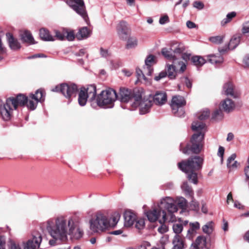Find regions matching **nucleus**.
Returning a JSON list of instances; mask_svg holds the SVG:
<instances>
[{"mask_svg": "<svg viewBox=\"0 0 249 249\" xmlns=\"http://www.w3.org/2000/svg\"><path fill=\"white\" fill-rule=\"evenodd\" d=\"M206 125L202 122L198 121L194 122L192 124V129L197 132L195 133L191 140L184 147L180 145V150L185 154L194 153L198 154L201 151L203 146V140L205 132L203 129Z\"/></svg>", "mask_w": 249, "mask_h": 249, "instance_id": "f257e3e1", "label": "nucleus"}, {"mask_svg": "<svg viewBox=\"0 0 249 249\" xmlns=\"http://www.w3.org/2000/svg\"><path fill=\"white\" fill-rule=\"evenodd\" d=\"M204 162L203 156L195 155L178 163V168L188 175L189 180L195 184L198 183L197 173L202 169Z\"/></svg>", "mask_w": 249, "mask_h": 249, "instance_id": "f03ea898", "label": "nucleus"}, {"mask_svg": "<svg viewBox=\"0 0 249 249\" xmlns=\"http://www.w3.org/2000/svg\"><path fill=\"white\" fill-rule=\"evenodd\" d=\"M187 206L186 200L182 197L178 198L176 201L171 197H166L161 201V208H164L162 211V219L159 220L160 223L166 221L173 222L176 220L174 213L177 212L178 207L182 209H185Z\"/></svg>", "mask_w": 249, "mask_h": 249, "instance_id": "7ed1b4c3", "label": "nucleus"}, {"mask_svg": "<svg viewBox=\"0 0 249 249\" xmlns=\"http://www.w3.org/2000/svg\"><path fill=\"white\" fill-rule=\"evenodd\" d=\"M144 94L143 89L137 88L133 90L125 88H121L119 92V99L122 102L127 103L134 99V102L133 106L135 107H139L140 112L141 114H144L146 110L145 107L150 105L149 101H147L146 104L142 102V97Z\"/></svg>", "mask_w": 249, "mask_h": 249, "instance_id": "20e7f679", "label": "nucleus"}, {"mask_svg": "<svg viewBox=\"0 0 249 249\" xmlns=\"http://www.w3.org/2000/svg\"><path fill=\"white\" fill-rule=\"evenodd\" d=\"M27 102V97L23 94H18L16 97H10L7 98L5 104L0 100V115L3 120H9L13 113V107L17 109L18 106L24 107Z\"/></svg>", "mask_w": 249, "mask_h": 249, "instance_id": "39448f33", "label": "nucleus"}, {"mask_svg": "<svg viewBox=\"0 0 249 249\" xmlns=\"http://www.w3.org/2000/svg\"><path fill=\"white\" fill-rule=\"evenodd\" d=\"M47 230L53 239L50 240L49 243L54 246L58 240L64 241L67 239V226L66 220L63 217H58L53 226H48Z\"/></svg>", "mask_w": 249, "mask_h": 249, "instance_id": "423d86ee", "label": "nucleus"}, {"mask_svg": "<svg viewBox=\"0 0 249 249\" xmlns=\"http://www.w3.org/2000/svg\"><path fill=\"white\" fill-rule=\"evenodd\" d=\"M117 98L115 90L109 89L103 90L96 97L97 105L103 108H111L114 106V102Z\"/></svg>", "mask_w": 249, "mask_h": 249, "instance_id": "0eeeda50", "label": "nucleus"}, {"mask_svg": "<svg viewBox=\"0 0 249 249\" xmlns=\"http://www.w3.org/2000/svg\"><path fill=\"white\" fill-rule=\"evenodd\" d=\"M90 229L94 232L103 231L110 226L107 216L102 213H97L90 220Z\"/></svg>", "mask_w": 249, "mask_h": 249, "instance_id": "6e6552de", "label": "nucleus"}, {"mask_svg": "<svg viewBox=\"0 0 249 249\" xmlns=\"http://www.w3.org/2000/svg\"><path fill=\"white\" fill-rule=\"evenodd\" d=\"M51 90L61 93L69 101L72 97H75L78 91V86L74 83H62L56 85Z\"/></svg>", "mask_w": 249, "mask_h": 249, "instance_id": "1a4fd4ad", "label": "nucleus"}, {"mask_svg": "<svg viewBox=\"0 0 249 249\" xmlns=\"http://www.w3.org/2000/svg\"><path fill=\"white\" fill-rule=\"evenodd\" d=\"M235 108V103L231 99L226 98L222 100L219 105V109L216 110L213 114L212 119L221 120L223 117V111L226 113L232 112Z\"/></svg>", "mask_w": 249, "mask_h": 249, "instance_id": "9d476101", "label": "nucleus"}, {"mask_svg": "<svg viewBox=\"0 0 249 249\" xmlns=\"http://www.w3.org/2000/svg\"><path fill=\"white\" fill-rule=\"evenodd\" d=\"M167 101V95L165 92H157L154 96H149L146 97L143 94L142 97V102H143L144 104H146L147 101H149L150 105L148 106L145 107V110H146L144 114L149 112L151 107L152 106L153 102L157 105H162L166 102Z\"/></svg>", "mask_w": 249, "mask_h": 249, "instance_id": "9b49d317", "label": "nucleus"}, {"mask_svg": "<svg viewBox=\"0 0 249 249\" xmlns=\"http://www.w3.org/2000/svg\"><path fill=\"white\" fill-rule=\"evenodd\" d=\"M42 239L41 234L37 231H34L32 234V238L27 241L24 249H38L40 248Z\"/></svg>", "mask_w": 249, "mask_h": 249, "instance_id": "f8f14e48", "label": "nucleus"}, {"mask_svg": "<svg viewBox=\"0 0 249 249\" xmlns=\"http://www.w3.org/2000/svg\"><path fill=\"white\" fill-rule=\"evenodd\" d=\"M42 239L41 234L37 231H34L32 234V238L27 241L24 249H38L40 248Z\"/></svg>", "mask_w": 249, "mask_h": 249, "instance_id": "ddd939ff", "label": "nucleus"}, {"mask_svg": "<svg viewBox=\"0 0 249 249\" xmlns=\"http://www.w3.org/2000/svg\"><path fill=\"white\" fill-rule=\"evenodd\" d=\"M67 3L86 20L88 18L83 0H69Z\"/></svg>", "mask_w": 249, "mask_h": 249, "instance_id": "4468645a", "label": "nucleus"}, {"mask_svg": "<svg viewBox=\"0 0 249 249\" xmlns=\"http://www.w3.org/2000/svg\"><path fill=\"white\" fill-rule=\"evenodd\" d=\"M186 101L184 98L180 95L173 96L170 106L174 114L177 116H181L182 114L178 113V109L186 105Z\"/></svg>", "mask_w": 249, "mask_h": 249, "instance_id": "2eb2a0df", "label": "nucleus"}, {"mask_svg": "<svg viewBox=\"0 0 249 249\" xmlns=\"http://www.w3.org/2000/svg\"><path fill=\"white\" fill-rule=\"evenodd\" d=\"M116 30L119 38L123 40H126L127 36L131 33V29L128 24L124 21L119 22L116 27Z\"/></svg>", "mask_w": 249, "mask_h": 249, "instance_id": "dca6fc26", "label": "nucleus"}, {"mask_svg": "<svg viewBox=\"0 0 249 249\" xmlns=\"http://www.w3.org/2000/svg\"><path fill=\"white\" fill-rule=\"evenodd\" d=\"M223 91L225 94L231 96L234 98H238L240 95V92L235 89L233 84L231 82H228L223 86Z\"/></svg>", "mask_w": 249, "mask_h": 249, "instance_id": "f3484780", "label": "nucleus"}, {"mask_svg": "<svg viewBox=\"0 0 249 249\" xmlns=\"http://www.w3.org/2000/svg\"><path fill=\"white\" fill-rule=\"evenodd\" d=\"M124 225L127 227L132 226L137 219L136 214L130 210L125 211L124 213Z\"/></svg>", "mask_w": 249, "mask_h": 249, "instance_id": "a211bd4d", "label": "nucleus"}, {"mask_svg": "<svg viewBox=\"0 0 249 249\" xmlns=\"http://www.w3.org/2000/svg\"><path fill=\"white\" fill-rule=\"evenodd\" d=\"M160 206L161 204L159 206V209H154L146 212V215L149 221L154 222L157 221L160 215L161 211L165 210L164 208H161Z\"/></svg>", "mask_w": 249, "mask_h": 249, "instance_id": "6ab92c4d", "label": "nucleus"}, {"mask_svg": "<svg viewBox=\"0 0 249 249\" xmlns=\"http://www.w3.org/2000/svg\"><path fill=\"white\" fill-rule=\"evenodd\" d=\"M204 248L207 249H209L207 247V238L206 237L199 236L197 237L195 243L193 244L191 249H200Z\"/></svg>", "mask_w": 249, "mask_h": 249, "instance_id": "aec40b11", "label": "nucleus"}, {"mask_svg": "<svg viewBox=\"0 0 249 249\" xmlns=\"http://www.w3.org/2000/svg\"><path fill=\"white\" fill-rule=\"evenodd\" d=\"M6 37L9 43L10 48L12 50H16L20 48V44L17 39L14 37L13 35L10 33H7Z\"/></svg>", "mask_w": 249, "mask_h": 249, "instance_id": "412c9836", "label": "nucleus"}, {"mask_svg": "<svg viewBox=\"0 0 249 249\" xmlns=\"http://www.w3.org/2000/svg\"><path fill=\"white\" fill-rule=\"evenodd\" d=\"M173 242L174 246L172 249H182L184 248V239L179 234H176Z\"/></svg>", "mask_w": 249, "mask_h": 249, "instance_id": "4be33fe9", "label": "nucleus"}, {"mask_svg": "<svg viewBox=\"0 0 249 249\" xmlns=\"http://www.w3.org/2000/svg\"><path fill=\"white\" fill-rule=\"evenodd\" d=\"M45 91L43 89H38L36 91L35 94H30V97L37 100L38 102H43L45 100Z\"/></svg>", "mask_w": 249, "mask_h": 249, "instance_id": "5701e85b", "label": "nucleus"}, {"mask_svg": "<svg viewBox=\"0 0 249 249\" xmlns=\"http://www.w3.org/2000/svg\"><path fill=\"white\" fill-rule=\"evenodd\" d=\"M20 36L22 41L30 44H34V40L31 33L28 31H21Z\"/></svg>", "mask_w": 249, "mask_h": 249, "instance_id": "b1692460", "label": "nucleus"}, {"mask_svg": "<svg viewBox=\"0 0 249 249\" xmlns=\"http://www.w3.org/2000/svg\"><path fill=\"white\" fill-rule=\"evenodd\" d=\"M85 91L90 101H92L95 100L96 95V88L94 85L88 86L86 89L85 88Z\"/></svg>", "mask_w": 249, "mask_h": 249, "instance_id": "393cba45", "label": "nucleus"}, {"mask_svg": "<svg viewBox=\"0 0 249 249\" xmlns=\"http://www.w3.org/2000/svg\"><path fill=\"white\" fill-rule=\"evenodd\" d=\"M88 98H89V96L85 91V88H81L78 95V103L79 105L81 106L85 105Z\"/></svg>", "mask_w": 249, "mask_h": 249, "instance_id": "a878e982", "label": "nucleus"}, {"mask_svg": "<svg viewBox=\"0 0 249 249\" xmlns=\"http://www.w3.org/2000/svg\"><path fill=\"white\" fill-rule=\"evenodd\" d=\"M39 36L41 39L44 41H53V37L50 34L49 31L45 29L42 28L39 31Z\"/></svg>", "mask_w": 249, "mask_h": 249, "instance_id": "bb28decb", "label": "nucleus"}, {"mask_svg": "<svg viewBox=\"0 0 249 249\" xmlns=\"http://www.w3.org/2000/svg\"><path fill=\"white\" fill-rule=\"evenodd\" d=\"M181 189L185 193L186 196L191 199L193 198L194 191L191 186L189 185L187 182H184L181 185Z\"/></svg>", "mask_w": 249, "mask_h": 249, "instance_id": "cd10ccee", "label": "nucleus"}, {"mask_svg": "<svg viewBox=\"0 0 249 249\" xmlns=\"http://www.w3.org/2000/svg\"><path fill=\"white\" fill-rule=\"evenodd\" d=\"M90 34V31L86 27L81 28L76 35L75 37L78 40L88 37Z\"/></svg>", "mask_w": 249, "mask_h": 249, "instance_id": "c85d7f7f", "label": "nucleus"}, {"mask_svg": "<svg viewBox=\"0 0 249 249\" xmlns=\"http://www.w3.org/2000/svg\"><path fill=\"white\" fill-rule=\"evenodd\" d=\"M208 61L212 64L219 65L223 63V58L221 54L216 56L214 54H211L208 56Z\"/></svg>", "mask_w": 249, "mask_h": 249, "instance_id": "c756f323", "label": "nucleus"}, {"mask_svg": "<svg viewBox=\"0 0 249 249\" xmlns=\"http://www.w3.org/2000/svg\"><path fill=\"white\" fill-rule=\"evenodd\" d=\"M127 43L125 48L127 49H132L136 47L138 45V39L135 36H127Z\"/></svg>", "mask_w": 249, "mask_h": 249, "instance_id": "7c9ffc66", "label": "nucleus"}, {"mask_svg": "<svg viewBox=\"0 0 249 249\" xmlns=\"http://www.w3.org/2000/svg\"><path fill=\"white\" fill-rule=\"evenodd\" d=\"M236 156L235 154H232L227 160V166L229 168L234 169L239 165V163L234 160Z\"/></svg>", "mask_w": 249, "mask_h": 249, "instance_id": "2f4dec72", "label": "nucleus"}, {"mask_svg": "<svg viewBox=\"0 0 249 249\" xmlns=\"http://www.w3.org/2000/svg\"><path fill=\"white\" fill-rule=\"evenodd\" d=\"M240 41V37L239 36H234L231 39L230 42L228 44V49L233 50L235 49Z\"/></svg>", "mask_w": 249, "mask_h": 249, "instance_id": "473e14b6", "label": "nucleus"}, {"mask_svg": "<svg viewBox=\"0 0 249 249\" xmlns=\"http://www.w3.org/2000/svg\"><path fill=\"white\" fill-rule=\"evenodd\" d=\"M162 54L167 59L175 61L177 60V57L173 53L169 51L167 48H164L161 50Z\"/></svg>", "mask_w": 249, "mask_h": 249, "instance_id": "72a5a7b5", "label": "nucleus"}, {"mask_svg": "<svg viewBox=\"0 0 249 249\" xmlns=\"http://www.w3.org/2000/svg\"><path fill=\"white\" fill-rule=\"evenodd\" d=\"M192 63L197 67L202 66L205 62V60L200 56H194L191 58Z\"/></svg>", "mask_w": 249, "mask_h": 249, "instance_id": "f704fd0d", "label": "nucleus"}, {"mask_svg": "<svg viewBox=\"0 0 249 249\" xmlns=\"http://www.w3.org/2000/svg\"><path fill=\"white\" fill-rule=\"evenodd\" d=\"M27 97V102L25 104V106L26 105L28 108H29L30 110H35L38 104V102L36 100H34V99H32L30 97V94Z\"/></svg>", "mask_w": 249, "mask_h": 249, "instance_id": "c9c22d12", "label": "nucleus"}, {"mask_svg": "<svg viewBox=\"0 0 249 249\" xmlns=\"http://www.w3.org/2000/svg\"><path fill=\"white\" fill-rule=\"evenodd\" d=\"M236 16V13L235 12H231L228 13L227 15L226 18L221 21V24L222 26H225L227 23L230 22Z\"/></svg>", "mask_w": 249, "mask_h": 249, "instance_id": "e433bc0d", "label": "nucleus"}, {"mask_svg": "<svg viewBox=\"0 0 249 249\" xmlns=\"http://www.w3.org/2000/svg\"><path fill=\"white\" fill-rule=\"evenodd\" d=\"M167 72L168 73V77L171 79H174L176 75L175 67L174 66V65L168 64L167 65Z\"/></svg>", "mask_w": 249, "mask_h": 249, "instance_id": "4c0bfd02", "label": "nucleus"}, {"mask_svg": "<svg viewBox=\"0 0 249 249\" xmlns=\"http://www.w3.org/2000/svg\"><path fill=\"white\" fill-rule=\"evenodd\" d=\"M213 225L214 223L212 221L208 222L202 227L203 232L208 234L211 233L213 231Z\"/></svg>", "mask_w": 249, "mask_h": 249, "instance_id": "58836bf2", "label": "nucleus"}, {"mask_svg": "<svg viewBox=\"0 0 249 249\" xmlns=\"http://www.w3.org/2000/svg\"><path fill=\"white\" fill-rule=\"evenodd\" d=\"M156 63V57L154 55L150 54L146 57L145 60L146 66H152Z\"/></svg>", "mask_w": 249, "mask_h": 249, "instance_id": "ea45409f", "label": "nucleus"}, {"mask_svg": "<svg viewBox=\"0 0 249 249\" xmlns=\"http://www.w3.org/2000/svg\"><path fill=\"white\" fill-rule=\"evenodd\" d=\"M224 37V36H217L210 37L209 40L213 43L219 44L223 42Z\"/></svg>", "mask_w": 249, "mask_h": 249, "instance_id": "a19ab883", "label": "nucleus"}, {"mask_svg": "<svg viewBox=\"0 0 249 249\" xmlns=\"http://www.w3.org/2000/svg\"><path fill=\"white\" fill-rule=\"evenodd\" d=\"M55 36L53 37H55L57 39L60 40H63L65 38V31L61 32L58 30H54Z\"/></svg>", "mask_w": 249, "mask_h": 249, "instance_id": "79ce46f5", "label": "nucleus"}, {"mask_svg": "<svg viewBox=\"0 0 249 249\" xmlns=\"http://www.w3.org/2000/svg\"><path fill=\"white\" fill-rule=\"evenodd\" d=\"M173 229L176 234H179L183 230V226L181 224H174L173 226Z\"/></svg>", "mask_w": 249, "mask_h": 249, "instance_id": "37998d69", "label": "nucleus"}, {"mask_svg": "<svg viewBox=\"0 0 249 249\" xmlns=\"http://www.w3.org/2000/svg\"><path fill=\"white\" fill-rule=\"evenodd\" d=\"M136 222L135 227L136 228L141 230L143 229L145 225L144 220L143 219L141 218L140 219H136L135 221Z\"/></svg>", "mask_w": 249, "mask_h": 249, "instance_id": "c03bdc74", "label": "nucleus"}, {"mask_svg": "<svg viewBox=\"0 0 249 249\" xmlns=\"http://www.w3.org/2000/svg\"><path fill=\"white\" fill-rule=\"evenodd\" d=\"M65 38L69 41H72L75 38L73 32H68L65 31Z\"/></svg>", "mask_w": 249, "mask_h": 249, "instance_id": "a18cd8bd", "label": "nucleus"}, {"mask_svg": "<svg viewBox=\"0 0 249 249\" xmlns=\"http://www.w3.org/2000/svg\"><path fill=\"white\" fill-rule=\"evenodd\" d=\"M210 114L209 111H204L202 113L198 116V119L200 120H204L209 118Z\"/></svg>", "mask_w": 249, "mask_h": 249, "instance_id": "49530a36", "label": "nucleus"}, {"mask_svg": "<svg viewBox=\"0 0 249 249\" xmlns=\"http://www.w3.org/2000/svg\"><path fill=\"white\" fill-rule=\"evenodd\" d=\"M138 249H158L156 248H152L151 245L147 242H144L142 244Z\"/></svg>", "mask_w": 249, "mask_h": 249, "instance_id": "de8ad7c7", "label": "nucleus"}, {"mask_svg": "<svg viewBox=\"0 0 249 249\" xmlns=\"http://www.w3.org/2000/svg\"><path fill=\"white\" fill-rule=\"evenodd\" d=\"M183 79L184 80L183 81L185 83L186 87L190 89L192 86V81L187 77H184Z\"/></svg>", "mask_w": 249, "mask_h": 249, "instance_id": "09e8293b", "label": "nucleus"}, {"mask_svg": "<svg viewBox=\"0 0 249 249\" xmlns=\"http://www.w3.org/2000/svg\"><path fill=\"white\" fill-rule=\"evenodd\" d=\"M193 6L194 7L197 8L198 9H202L204 8V4L199 1H196L193 3Z\"/></svg>", "mask_w": 249, "mask_h": 249, "instance_id": "8fccbe9b", "label": "nucleus"}, {"mask_svg": "<svg viewBox=\"0 0 249 249\" xmlns=\"http://www.w3.org/2000/svg\"><path fill=\"white\" fill-rule=\"evenodd\" d=\"M167 75V72L166 71H162L160 72L158 76H155V80L156 81H159L160 79L165 77Z\"/></svg>", "mask_w": 249, "mask_h": 249, "instance_id": "3c124183", "label": "nucleus"}, {"mask_svg": "<svg viewBox=\"0 0 249 249\" xmlns=\"http://www.w3.org/2000/svg\"><path fill=\"white\" fill-rule=\"evenodd\" d=\"M100 54L102 57H107L110 55L107 50L104 49L102 47L100 48Z\"/></svg>", "mask_w": 249, "mask_h": 249, "instance_id": "603ef678", "label": "nucleus"}, {"mask_svg": "<svg viewBox=\"0 0 249 249\" xmlns=\"http://www.w3.org/2000/svg\"><path fill=\"white\" fill-rule=\"evenodd\" d=\"M242 32L243 34L249 33V21L244 23L242 28Z\"/></svg>", "mask_w": 249, "mask_h": 249, "instance_id": "864d4df0", "label": "nucleus"}, {"mask_svg": "<svg viewBox=\"0 0 249 249\" xmlns=\"http://www.w3.org/2000/svg\"><path fill=\"white\" fill-rule=\"evenodd\" d=\"M120 217V215L118 213H115L114 215L112 217V220L113 223L112 224V225H115L118 221L119 220Z\"/></svg>", "mask_w": 249, "mask_h": 249, "instance_id": "5fc2aeb1", "label": "nucleus"}, {"mask_svg": "<svg viewBox=\"0 0 249 249\" xmlns=\"http://www.w3.org/2000/svg\"><path fill=\"white\" fill-rule=\"evenodd\" d=\"M136 73L137 74L138 78L139 79L143 78L144 79H145V75L143 74L142 71L141 69H136Z\"/></svg>", "mask_w": 249, "mask_h": 249, "instance_id": "6e6d98bb", "label": "nucleus"}, {"mask_svg": "<svg viewBox=\"0 0 249 249\" xmlns=\"http://www.w3.org/2000/svg\"><path fill=\"white\" fill-rule=\"evenodd\" d=\"M0 249H6L5 238L2 236H0Z\"/></svg>", "mask_w": 249, "mask_h": 249, "instance_id": "4d7b16f0", "label": "nucleus"}, {"mask_svg": "<svg viewBox=\"0 0 249 249\" xmlns=\"http://www.w3.org/2000/svg\"><path fill=\"white\" fill-rule=\"evenodd\" d=\"M167 231H168V228L164 224H162L161 226L158 228V231L161 233H165Z\"/></svg>", "mask_w": 249, "mask_h": 249, "instance_id": "13d9d810", "label": "nucleus"}, {"mask_svg": "<svg viewBox=\"0 0 249 249\" xmlns=\"http://www.w3.org/2000/svg\"><path fill=\"white\" fill-rule=\"evenodd\" d=\"M169 21V18L168 16L165 15L163 17H161L160 19V23L161 24H163L166 22H167Z\"/></svg>", "mask_w": 249, "mask_h": 249, "instance_id": "bf43d9fd", "label": "nucleus"}, {"mask_svg": "<svg viewBox=\"0 0 249 249\" xmlns=\"http://www.w3.org/2000/svg\"><path fill=\"white\" fill-rule=\"evenodd\" d=\"M224 151H225L224 148L221 146H219V149H218V155L221 157L222 161L223 160V159Z\"/></svg>", "mask_w": 249, "mask_h": 249, "instance_id": "052dcab7", "label": "nucleus"}, {"mask_svg": "<svg viewBox=\"0 0 249 249\" xmlns=\"http://www.w3.org/2000/svg\"><path fill=\"white\" fill-rule=\"evenodd\" d=\"M191 229L192 231H196V230L199 228V224L198 222H196L195 223H190V224Z\"/></svg>", "mask_w": 249, "mask_h": 249, "instance_id": "680f3d73", "label": "nucleus"}, {"mask_svg": "<svg viewBox=\"0 0 249 249\" xmlns=\"http://www.w3.org/2000/svg\"><path fill=\"white\" fill-rule=\"evenodd\" d=\"M191 202L190 203V205L191 207L193 206V209H198L199 208V204L196 201L195 199L193 198V199H191Z\"/></svg>", "mask_w": 249, "mask_h": 249, "instance_id": "e2e57ef3", "label": "nucleus"}, {"mask_svg": "<svg viewBox=\"0 0 249 249\" xmlns=\"http://www.w3.org/2000/svg\"><path fill=\"white\" fill-rule=\"evenodd\" d=\"M152 66H146V69L144 68L145 71L144 72L147 75H151L153 71V70L151 67Z\"/></svg>", "mask_w": 249, "mask_h": 249, "instance_id": "0e129e2a", "label": "nucleus"}, {"mask_svg": "<svg viewBox=\"0 0 249 249\" xmlns=\"http://www.w3.org/2000/svg\"><path fill=\"white\" fill-rule=\"evenodd\" d=\"M46 57L45 55L43 53H37L34 55H33L32 56L28 57V59H34V58H36L38 57Z\"/></svg>", "mask_w": 249, "mask_h": 249, "instance_id": "69168bd1", "label": "nucleus"}, {"mask_svg": "<svg viewBox=\"0 0 249 249\" xmlns=\"http://www.w3.org/2000/svg\"><path fill=\"white\" fill-rule=\"evenodd\" d=\"M83 232L79 229H77L76 232L74 234V236L76 239H79L82 236Z\"/></svg>", "mask_w": 249, "mask_h": 249, "instance_id": "338daca9", "label": "nucleus"}, {"mask_svg": "<svg viewBox=\"0 0 249 249\" xmlns=\"http://www.w3.org/2000/svg\"><path fill=\"white\" fill-rule=\"evenodd\" d=\"M244 172L247 179H249V164H247V166L245 167Z\"/></svg>", "mask_w": 249, "mask_h": 249, "instance_id": "774afa93", "label": "nucleus"}]
</instances>
